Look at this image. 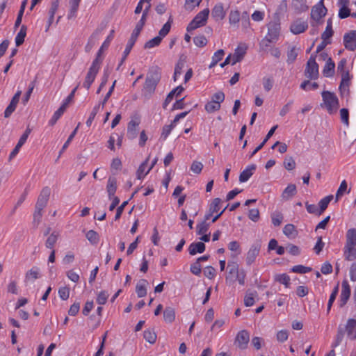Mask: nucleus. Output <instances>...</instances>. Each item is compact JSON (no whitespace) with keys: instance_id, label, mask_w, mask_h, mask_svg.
Returning a JSON list of instances; mask_svg holds the SVG:
<instances>
[{"instance_id":"obj_56","label":"nucleus","mask_w":356,"mask_h":356,"mask_svg":"<svg viewBox=\"0 0 356 356\" xmlns=\"http://www.w3.org/2000/svg\"><path fill=\"white\" fill-rule=\"evenodd\" d=\"M284 166L287 170H292L296 168V162L293 157H286L284 161Z\"/></svg>"},{"instance_id":"obj_4","label":"nucleus","mask_w":356,"mask_h":356,"mask_svg":"<svg viewBox=\"0 0 356 356\" xmlns=\"http://www.w3.org/2000/svg\"><path fill=\"white\" fill-rule=\"evenodd\" d=\"M209 12V9L207 8L197 13L193 19L187 26V31L190 32L197 29L198 27L204 26L207 22Z\"/></svg>"},{"instance_id":"obj_32","label":"nucleus","mask_w":356,"mask_h":356,"mask_svg":"<svg viewBox=\"0 0 356 356\" xmlns=\"http://www.w3.org/2000/svg\"><path fill=\"white\" fill-rule=\"evenodd\" d=\"M101 31H102L101 29H97L91 35V36L90 37V38L88 40L87 44L85 47V51L86 52H90L91 51V49H92L93 46L95 44V40L97 38L98 35L100 33Z\"/></svg>"},{"instance_id":"obj_38","label":"nucleus","mask_w":356,"mask_h":356,"mask_svg":"<svg viewBox=\"0 0 356 356\" xmlns=\"http://www.w3.org/2000/svg\"><path fill=\"white\" fill-rule=\"evenodd\" d=\"M79 125L75 128V129L71 133L70 136L68 137L67 141L64 143L63 146L62 147L60 151L59 152L58 156L56 159V161L59 159L62 154L64 152V151L67 148L70 142L73 140L75 135L76 134L77 130H78Z\"/></svg>"},{"instance_id":"obj_9","label":"nucleus","mask_w":356,"mask_h":356,"mask_svg":"<svg viewBox=\"0 0 356 356\" xmlns=\"http://www.w3.org/2000/svg\"><path fill=\"white\" fill-rule=\"evenodd\" d=\"M327 8L324 6L323 0H321L316 5L314 6L311 11V18L317 24L327 13Z\"/></svg>"},{"instance_id":"obj_63","label":"nucleus","mask_w":356,"mask_h":356,"mask_svg":"<svg viewBox=\"0 0 356 356\" xmlns=\"http://www.w3.org/2000/svg\"><path fill=\"white\" fill-rule=\"evenodd\" d=\"M260 214L258 209H252L249 210L248 218L254 221L257 222L259 219Z\"/></svg>"},{"instance_id":"obj_47","label":"nucleus","mask_w":356,"mask_h":356,"mask_svg":"<svg viewBox=\"0 0 356 356\" xmlns=\"http://www.w3.org/2000/svg\"><path fill=\"white\" fill-rule=\"evenodd\" d=\"M283 233L288 237L295 236L297 234V231L293 224H287L283 229Z\"/></svg>"},{"instance_id":"obj_62","label":"nucleus","mask_w":356,"mask_h":356,"mask_svg":"<svg viewBox=\"0 0 356 356\" xmlns=\"http://www.w3.org/2000/svg\"><path fill=\"white\" fill-rule=\"evenodd\" d=\"M350 10L348 8V6H341L339 10V17L340 19L347 18L350 16Z\"/></svg>"},{"instance_id":"obj_8","label":"nucleus","mask_w":356,"mask_h":356,"mask_svg":"<svg viewBox=\"0 0 356 356\" xmlns=\"http://www.w3.org/2000/svg\"><path fill=\"white\" fill-rule=\"evenodd\" d=\"M50 194L51 189L49 187L45 186L42 189L35 204V210L42 211L43 209L47 205Z\"/></svg>"},{"instance_id":"obj_45","label":"nucleus","mask_w":356,"mask_h":356,"mask_svg":"<svg viewBox=\"0 0 356 356\" xmlns=\"http://www.w3.org/2000/svg\"><path fill=\"white\" fill-rule=\"evenodd\" d=\"M298 56V49L293 46L291 47L287 51V63L291 64L293 63Z\"/></svg>"},{"instance_id":"obj_54","label":"nucleus","mask_w":356,"mask_h":356,"mask_svg":"<svg viewBox=\"0 0 356 356\" xmlns=\"http://www.w3.org/2000/svg\"><path fill=\"white\" fill-rule=\"evenodd\" d=\"M176 124L173 123V122L172 121V122L170 123V124H168V125H165L163 127V130H162V133H161V137L165 140L167 138V137L169 136V134H170L171 132V130L175 127Z\"/></svg>"},{"instance_id":"obj_41","label":"nucleus","mask_w":356,"mask_h":356,"mask_svg":"<svg viewBox=\"0 0 356 356\" xmlns=\"http://www.w3.org/2000/svg\"><path fill=\"white\" fill-rule=\"evenodd\" d=\"M58 234H56L55 232L51 233L45 242L46 248L49 249H53L54 245L56 244L58 240Z\"/></svg>"},{"instance_id":"obj_42","label":"nucleus","mask_w":356,"mask_h":356,"mask_svg":"<svg viewBox=\"0 0 356 356\" xmlns=\"http://www.w3.org/2000/svg\"><path fill=\"white\" fill-rule=\"evenodd\" d=\"M86 236L87 239L93 245L97 244L99 241L98 233L94 230H89L86 233Z\"/></svg>"},{"instance_id":"obj_17","label":"nucleus","mask_w":356,"mask_h":356,"mask_svg":"<svg viewBox=\"0 0 356 356\" xmlns=\"http://www.w3.org/2000/svg\"><path fill=\"white\" fill-rule=\"evenodd\" d=\"M248 47L245 43H241L235 49V51L232 56V65H234L238 62H240L245 56Z\"/></svg>"},{"instance_id":"obj_25","label":"nucleus","mask_w":356,"mask_h":356,"mask_svg":"<svg viewBox=\"0 0 356 356\" xmlns=\"http://www.w3.org/2000/svg\"><path fill=\"white\" fill-rule=\"evenodd\" d=\"M335 64L331 58H328L323 70V74L326 77L332 76L334 74Z\"/></svg>"},{"instance_id":"obj_46","label":"nucleus","mask_w":356,"mask_h":356,"mask_svg":"<svg viewBox=\"0 0 356 356\" xmlns=\"http://www.w3.org/2000/svg\"><path fill=\"white\" fill-rule=\"evenodd\" d=\"M344 328L342 327L341 325L338 328L337 334L336 336V339L334 341V343L332 345V348H336L338 346L342 341L344 336Z\"/></svg>"},{"instance_id":"obj_50","label":"nucleus","mask_w":356,"mask_h":356,"mask_svg":"<svg viewBox=\"0 0 356 356\" xmlns=\"http://www.w3.org/2000/svg\"><path fill=\"white\" fill-rule=\"evenodd\" d=\"M99 109H102V105L99 104L96 105L92 108V111H91V113L90 114V116H89L88 119L86 121V125L88 127H90L91 126V124L92 123V121L95 119V118L97 113H98V111H99Z\"/></svg>"},{"instance_id":"obj_6","label":"nucleus","mask_w":356,"mask_h":356,"mask_svg":"<svg viewBox=\"0 0 356 356\" xmlns=\"http://www.w3.org/2000/svg\"><path fill=\"white\" fill-rule=\"evenodd\" d=\"M322 97L329 113L332 114L338 109L339 105V99L334 93L330 91H323L322 92Z\"/></svg>"},{"instance_id":"obj_30","label":"nucleus","mask_w":356,"mask_h":356,"mask_svg":"<svg viewBox=\"0 0 356 356\" xmlns=\"http://www.w3.org/2000/svg\"><path fill=\"white\" fill-rule=\"evenodd\" d=\"M257 296V291H247L244 297V305L251 307L254 304V297Z\"/></svg>"},{"instance_id":"obj_22","label":"nucleus","mask_w":356,"mask_h":356,"mask_svg":"<svg viewBox=\"0 0 356 356\" xmlns=\"http://www.w3.org/2000/svg\"><path fill=\"white\" fill-rule=\"evenodd\" d=\"M291 6L297 13L305 12L309 9L306 0H292Z\"/></svg>"},{"instance_id":"obj_60","label":"nucleus","mask_w":356,"mask_h":356,"mask_svg":"<svg viewBox=\"0 0 356 356\" xmlns=\"http://www.w3.org/2000/svg\"><path fill=\"white\" fill-rule=\"evenodd\" d=\"M70 288L67 287V286H63V287H60L59 289H58V295H59V297L63 300H66L69 298L70 297Z\"/></svg>"},{"instance_id":"obj_28","label":"nucleus","mask_w":356,"mask_h":356,"mask_svg":"<svg viewBox=\"0 0 356 356\" xmlns=\"http://www.w3.org/2000/svg\"><path fill=\"white\" fill-rule=\"evenodd\" d=\"M147 284V281L146 280L142 279L137 284L136 286V292L138 295V297L143 298L147 295V289L146 285Z\"/></svg>"},{"instance_id":"obj_59","label":"nucleus","mask_w":356,"mask_h":356,"mask_svg":"<svg viewBox=\"0 0 356 356\" xmlns=\"http://www.w3.org/2000/svg\"><path fill=\"white\" fill-rule=\"evenodd\" d=\"M147 163H148V158L140 165V166L137 170V178L138 179H143L145 177V175H147L146 172L144 173V172H145V168L147 165Z\"/></svg>"},{"instance_id":"obj_10","label":"nucleus","mask_w":356,"mask_h":356,"mask_svg":"<svg viewBox=\"0 0 356 356\" xmlns=\"http://www.w3.org/2000/svg\"><path fill=\"white\" fill-rule=\"evenodd\" d=\"M261 247V243L260 241H256L252 244L250 248L247 252L246 255V264L250 266L253 264L257 257L259 255Z\"/></svg>"},{"instance_id":"obj_39","label":"nucleus","mask_w":356,"mask_h":356,"mask_svg":"<svg viewBox=\"0 0 356 356\" xmlns=\"http://www.w3.org/2000/svg\"><path fill=\"white\" fill-rule=\"evenodd\" d=\"M144 339L149 343H154L156 340V334L154 331L147 330L143 332Z\"/></svg>"},{"instance_id":"obj_14","label":"nucleus","mask_w":356,"mask_h":356,"mask_svg":"<svg viewBox=\"0 0 356 356\" xmlns=\"http://www.w3.org/2000/svg\"><path fill=\"white\" fill-rule=\"evenodd\" d=\"M140 118L136 117L134 119L132 118L128 123L127 126V137L129 139H134L136 138L138 134V127L140 124Z\"/></svg>"},{"instance_id":"obj_37","label":"nucleus","mask_w":356,"mask_h":356,"mask_svg":"<svg viewBox=\"0 0 356 356\" xmlns=\"http://www.w3.org/2000/svg\"><path fill=\"white\" fill-rule=\"evenodd\" d=\"M283 219V214L280 211H275L271 214L272 223L275 227L280 226Z\"/></svg>"},{"instance_id":"obj_16","label":"nucleus","mask_w":356,"mask_h":356,"mask_svg":"<svg viewBox=\"0 0 356 356\" xmlns=\"http://www.w3.org/2000/svg\"><path fill=\"white\" fill-rule=\"evenodd\" d=\"M308 28V23L306 20L298 19L291 25V31L294 34H300L305 32Z\"/></svg>"},{"instance_id":"obj_3","label":"nucleus","mask_w":356,"mask_h":356,"mask_svg":"<svg viewBox=\"0 0 356 356\" xmlns=\"http://www.w3.org/2000/svg\"><path fill=\"white\" fill-rule=\"evenodd\" d=\"M346 261L356 260V229L350 228L346 234V243L343 249Z\"/></svg>"},{"instance_id":"obj_61","label":"nucleus","mask_w":356,"mask_h":356,"mask_svg":"<svg viewBox=\"0 0 356 356\" xmlns=\"http://www.w3.org/2000/svg\"><path fill=\"white\" fill-rule=\"evenodd\" d=\"M38 275H39L38 268L36 267H34V268H31V270H29L26 273L25 277H26V280H29L30 279L36 280L38 278Z\"/></svg>"},{"instance_id":"obj_49","label":"nucleus","mask_w":356,"mask_h":356,"mask_svg":"<svg viewBox=\"0 0 356 356\" xmlns=\"http://www.w3.org/2000/svg\"><path fill=\"white\" fill-rule=\"evenodd\" d=\"M209 226L210 223L205 221L201 222L197 225V234L202 235L206 234L209 230Z\"/></svg>"},{"instance_id":"obj_21","label":"nucleus","mask_w":356,"mask_h":356,"mask_svg":"<svg viewBox=\"0 0 356 356\" xmlns=\"http://www.w3.org/2000/svg\"><path fill=\"white\" fill-rule=\"evenodd\" d=\"M205 244L202 242L192 243L188 247V252L191 255H195L197 253H202L205 251Z\"/></svg>"},{"instance_id":"obj_11","label":"nucleus","mask_w":356,"mask_h":356,"mask_svg":"<svg viewBox=\"0 0 356 356\" xmlns=\"http://www.w3.org/2000/svg\"><path fill=\"white\" fill-rule=\"evenodd\" d=\"M250 341V334L245 330H243L238 332L235 339V343L241 350L247 348L248 344Z\"/></svg>"},{"instance_id":"obj_27","label":"nucleus","mask_w":356,"mask_h":356,"mask_svg":"<svg viewBox=\"0 0 356 356\" xmlns=\"http://www.w3.org/2000/svg\"><path fill=\"white\" fill-rule=\"evenodd\" d=\"M106 190L108 198L111 200L112 197H115L114 195L117 190V181L115 177H110L108 178Z\"/></svg>"},{"instance_id":"obj_57","label":"nucleus","mask_w":356,"mask_h":356,"mask_svg":"<svg viewBox=\"0 0 356 356\" xmlns=\"http://www.w3.org/2000/svg\"><path fill=\"white\" fill-rule=\"evenodd\" d=\"M340 117L341 122L346 126L349 125V111L347 108H341L340 110Z\"/></svg>"},{"instance_id":"obj_29","label":"nucleus","mask_w":356,"mask_h":356,"mask_svg":"<svg viewBox=\"0 0 356 356\" xmlns=\"http://www.w3.org/2000/svg\"><path fill=\"white\" fill-rule=\"evenodd\" d=\"M163 318L166 323H171L175 319V309L170 307H167L163 311Z\"/></svg>"},{"instance_id":"obj_58","label":"nucleus","mask_w":356,"mask_h":356,"mask_svg":"<svg viewBox=\"0 0 356 356\" xmlns=\"http://www.w3.org/2000/svg\"><path fill=\"white\" fill-rule=\"evenodd\" d=\"M202 0H185L184 8L187 10H192L195 7L198 6Z\"/></svg>"},{"instance_id":"obj_12","label":"nucleus","mask_w":356,"mask_h":356,"mask_svg":"<svg viewBox=\"0 0 356 356\" xmlns=\"http://www.w3.org/2000/svg\"><path fill=\"white\" fill-rule=\"evenodd\" d=\"M343 44L346 49L355 51L356 49V31L353 30L343 35Z\"/></svg>"},{"instance_id":"obj_15","label":"nucleus","mask_w":356,"mask_h":356,"mask_svg":"<svg viewBox=\"0 0 356 356\" xmlns=\"http://www.w3.org/2000/svg\"><path fill=\"white\" fill-rule=\"evenodd\" d=\"M341 293L340 295L339 307H343L347 303L350 296V287L347 280H343L341 284Z\"/></svg>"},{"instance_id":"obj_2","label":"nucleus","mask_w":356,"mask_h":356,"mask_svg":"<svg viewBox=\"0 0 356 356\" xmlns=\"http://www.w3.org/2000/svg\"><path fill=\"white\" fill-rule=\"evenodd\" d=\"M161 78V72L159 67L155 66L149 68L142 90L143 95L146 98H149L154 93Z\"/></svg>"},{"instance_id":"obj_48","label":"nucleus","mask_w":356,"mask_h":356,"mask_svg":"<svg viewBox=\"0 0 356 356\" xmlns=\"http://www.w3.org/2000/svg\"><path fill=\"white\" fill-rule=\"evenodd\" d=\"M338 292H339V284H337V286L334 288V289L330 296L328 303H327V314L330 312V311L331 309V307L332 306L333 302H334V300L336 299Z\"/></svg>"},{"instance_id":"obj_52","label":"nucleus","mask_w":356,"mask_h":356,"mask_svg":"<svg viewBox=\"0 0 356 356\" xmlns=\"http://www.w3.org/2000/svg\"><path fill=\"white\" fill-rule=\"evenodd\" d=\"M350 74L348 71L343 72V73H341V81L340 83L339 88L341 90V88L344 86H349L350 84Z\"/></svg>"},{"instance_id":"obj_26","label":"nucleus","mask_w":356,"mask_h":356,"mask_svg":"<svg viewBox=\"0 0 356 356\" xmlns=\"http://www.w3.org/2000/svg\"><path fill=\"white\" fill-rule=\"evenodd\" d=\"M256 169V165L252 164L246 169L243 170L239 175V181L241 182L247 181L253 175V171Z\"/></svg>"},{"instance_id":"obj_43","label":"nucleus","mask_w":356,"mask_h":356,"mask_svg":"<svg viewBox=\"0 0 356 356\" xmlns=\"http://www.w3.org/2000/svg\"><path fill=\"white\" fill-rule=\"evenodd\" d=\"M80 1L81 0H70V3L71 8L70 13L67 16L68 19H72V17H75Z\"/></svg>"},{"instance_id":"obj_31","label":"nucleus","mask_w":356,"mask_h":356,"mask_svg":"<svg viewBox=\"0 0 356 356\" xmlns=\"http://www.w3.org/2000/svg\"><path fill=\"white\" fill-rule=\"evenodd\" d=\"M27 27L25 25H22L21 29L15 38L16 46L19 47L22 45L24 42V38L26 35Z\"/></svg>"},{"instance_id":"obj_24","label":"nucleus","mask_w":356,"mask_h":356,"mask_svg":"<svg viewBox=\"0 0 356 356\" xmlns=\"http://www.w3.org/2000/svg\"><path fill=\"white\" fill-rule=\"evenodd\" d=\"M184 90V89L181 86H179L177 88H175L174 90H172L170 92H169V94L167 95V97L163 104V108H166L168 104L174 98V96L175 95H176L177 97L179 96Z\"/></svg>"},{"instance_id":"obj_51","label":"nucleus","mask_w":356,"mask_h":356,"mask_svg":"<svg viewBox=\"0 0 356 356\" xmlns=\"http://www.w3.org/2000/svg\"><path fill=\"white\" fill-rule=\"evenodd\" d=\"M194 44L198 47H203L207 44V40L203 35H197L193 38Z\"/></svg>"},{"instance_id":"obj_13","label":"nucleus","mask_w":356,"mask_h":356,"mask_svg":"<svg viewBox=\"0 0 356 356\" xmlns=\"http://www.w3.org/2000/svg\"><path fill=\"white\" fill-rule=\"evenodd\" d=\"M280 25L275 22H270L268 24V34L266 38L273 42H276L279 39Z\"/></svg>"},{"instance_id":"obj_34","label":"nucleus","mask_w":356,"mask_h":356,"mask_svg":"<svg viewBox=\"0 0 356 356\" xmlns=\"http://www.w3.org/2000/svg\"><path fill=\"white\" fill-rule=\"evenodd\" d=\"M275 280L276 282H280V284H284L286 288L290 287L291 279H290V277L286 273L276 275L275 276Z\"/></svg>"},{"instance_id":"obj_7","label":"nucleus","mask_w":356,"mask_h":356,"mask_svg":"<svg viewBox=\"0 0 356 356\" xmlns=\"http://www.w3.org/2000/svg\"><path fill=\"white\" fill-rule=\"evenodd\" d=\"M304 74L307 79L311 80H316L318 78V65L316 62V55L312 54L307 60Z\"/></svg>"},{"instance_id":"obj_64","label":"nucleus","mask_w":356,"mask_h":356,"mask_svg":"<svg viewBox=\"0 0 356 356\" xmlns=\"http://www.w3.org/2000/svg\"><path fill=\"white\" fill-rule=\"evenodd\" d=\"M203 168V164L201 162L194 161L191 166V170L195 174H200Z\"/></svg>"},{"instance_id":"obj_33","label":"nucleus","mask_w":356,"mask_h":356,"mask_svg":"<svg viewBox=\"0 0 356 356\" xmlns=\"http://www.w3.org/2000/svg\"><path fill=\"white\" fill-rule=\"evenodd\" d=\"M296 193V186L295 184H289L288 186L284 190L282 193V197L286 200H289L293 196H294Z\"/></svg>"},{"instance_id":"obj_36","label":"nucleus","mask_w":356,"mask_h":356,"mask_svg":"<svg viewBox=\"0 0 356 356\" xmlns=\"http://www.w3.org/2000/svg\"><path fill=\"white\" fill-rule=\"evenodd\" d=\"M225 52L222 49H219L216 52H215L214 55L212 57V62L209 65V67L211 69L216 64L222 59L224 56Z\"/></svg>"},{"instance_id":"obj_1","label":"nucleus","mask_w":356,"mask_h":356,"mask_svg":"<svg viewBox=\"0 0 356 356\" xmlns=\"http://www.w3.org/2000/svg\"><path fill=\"white\" fill-rule=\"evenodd\" d=\"M113 33H114V31L112 30L111 31V33L109 34V35L107 37L106 40L102 44V47H100V49H99V51L97 54L96 58L92 61V65L90 67V68L86 74V76L85 77V81L83 83V86L86 90L90 89L92 83L94 82V81L96 78L97 74H98V72L100 69V66H101L102 60H103V59L102 58V52L104 49L108 48V47L109 46V44L113 38Z\"/></svg>"},{"instance_id":"obj_55","label":"nucleus","mask_w":356,"mask_h":356,"mask_svg":"<svg viewBox=\"0 0 356 356\" xmlns=\"http://www.w3.org/2000/svg\"><path fill=\"white\" fill-rule=\"evenodd\" d=\"M291 270L293 273L304 274L310 272L312 270V268L304 266L302 265H297L294 266L291 268Z\"/></svg>"},{"instance_id":"obj_23","label":"nucleus","mask_w":356,"mask_h":356,"mask_svg":"<svg viewBox=\"0 0 356 356\" xmlns=\"http://www.w3.org/2000/svg\"><path fill=\"white\" fill-rule=\"evenodd\" d=\"M186 56L184 54L179 56V60L175 67V72L173 75V79L175 81H177V76L181 74L182 69L184 68L186 61Z\"/></svg>"},{"instance_id":"obj_35","label":"nucleus","mask_w":356,"mask_h":356,"mask_svg":"<svg viewBox=\"0 0 356 356\" xmlns=\"http://www.w3.org/2000/svg\"><path fill=\"white\" fill-rule=\"evenodd\" d=\"M333 196L332 195H327L320 200L319 205V212L318 215H321L323 211L327 208L329 203L332 200Z\"/></svg>"},{"instance_id":"obj_5","label":"nucleus","mask_w":356,"mask_h":356,"mask_svg":"<svg viewBox=\"0 0 356 356\" xmlns=\"http://www.w3.org/2000/svg\"><path fill=\"white\" fill-rule=\"evenodd\" d=\"M170 28H171V24H170V21H168L163 26L161 29L159 31L158 36H156L154 38H152L145 42V45H144V48L145 49H151L154 47L159 46L161 44L163 38L165 36H166L168 34V33L170 32Z\"/></svg>"},{"instance_id":"obj_20","label":"nucleus","mask_w":356,"mask_h":356,"mask_svg":"<svg viewBox=\"0 0 356 356\" xmlns=\"http://www.w3.org/2000/svg\"><path fill=\"white\" fill-rule=\"evenodd\" d=\"M344 331H346L347 336L350 339H356V320L353 318L348 319Z\"/></svg>"},{"instance_id":"obj_53","label":"nucleus","mask_w":356,"mask_h":356,"mask_svg":"<svg viewBox=\"0 0 356 356\" xmlns=\"http://www.w3.org/2000/svg\"><path fill=\"white\" fill-rule=\"evenodd\" d=\"M220 203H221L220 198L217 197V198L213 199L209 206V211H211V213L218 212L220 210Z\"/></svg>"},{"instance_id":"obj_40","label":"nucleus","mask_w":356,"mask_h":356,"mask_svg":"<svg viewBox=\"0 0 356 356\" xmlns=\"http://www.w3.org/2000/svg\"><path fill=\"white\" fill-rule=\"evenodd\" d=\"M229 22L231 25H237L240 22V13L238 10H231L229 15Z\"/></svg>"},{"instance_id":"obj_44","label":"nucleus","mask_w":356,"mask_h":356,"mask_svg":"<svg viewBox=\"0 0 356 356\" xmlns=\"http://www.w3.org/2000/svg\"><path fill=\"white\" fill-rule=\"evenodd\" d=\"M220 104L217 102L211 100L207 102L205 105V110L207 112L211 113L220 109Z\"/></svg>"},{"instance_id":"obj_18","label":"nucleus","mask_w":356,"mask_h":356,"mask_svg":"<svg viewBox=\"0 0 356 356\" xmlns=\"http://www.w3.org/2000/svg\"><path fill=\"white\" fill-rule=\"evenodd\" d=\"M31 133V129L29 128H27L24 133L20 137L17 144L15 147V148L13 149L11 153L9 155V161H11L19 152V149L22 147V146L26 143L29 135Z\"/></svg>"},{"instance_id":"obj_19","label":"nucleus","mask_w":356,"mask_h":356,"mask_svg":"<svg viewBox=\"0 0 356 356\" xmlns=\"http://www.w3.org/2000/svg\"><path fill=\"white\" fill-rule=\"evenodd\" d=\"M226 15V11L224 9L222 3H218L211 10V16L216 21L222 20Z\"/></svg>"}]
</instances>
